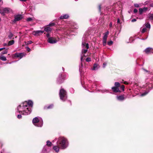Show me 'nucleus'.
<instances>
[{
    "mask_svg": "<svg viewBox=\"0 0 153 153\" xmlns=\"http://www.w3.org/2000/svg\"><path fill=\"white\" fill-rule=\"evenodd\" d=\"M33 104L31 100L25 101L17 107V111L23 115H28L31 112V108L33 107Z\"/></svg>",
    "mask_w": 153,
    "mask_h": 153,
    "instance_id": "obj_1",
    "label": "nucleus"
},
{
    "mask_svg": "<svg viewBox=\"0 0 153 153\" xmlns=\"http://www.w3.org/2000/svg\"><path fill=\"white\" fill-rule=\"evenodd\" d=\"M152 81L150 79H147L145 80L146 85L141 86V83L139 82H134V94L136 95L138 94V92L143 88H149V89H151L153 88V84H152Z\"/></svg>",
    "mask_w": 153,
    "mask_h": 153,
    "instance_id": "obj_2",
    "label": "nucleus"
},
{
    "mask_svg": "<svg viewBox=\"0 0 153 153\" xmlns=\"http://www.w3.org/2000/svg\"><path fill=\"white\" fill-rule=\"evenodd\" d=\"M57 145L60 147L62 149H65L68 146L69 143L67 139L63 137L58 138L56 142Z\"/></svg>",
    "mask_w": 153,
    "mask_h": 153,
    "instance_id": "obj_3",
    "label": "nucleus"
},
{
    "mask_svg": "<svg viewBox=\"0 0 153 153\" xmlns=\"http://www.w3.org/2000/svg\"><path fill=\"white\" fill-rule=\"evenodd\" d=\"M89 34L88 31L86 32L82 38V46L83 48L82 50V53H86L89 48L88 44V43H86V41L88 39V37Z\"/></svg>",
    "mask_w": 153,
    "mask_h": 153,
    "instance_id": "obj_4",
    "label": "nucleus"
},
{
    "mask_svg": "<svg viewBox=\"0 0 153 153\" xmlns=\"http://www.w3.org/2000/svg\"><path fill=\"white\" fill-rule=\"evenodd\" d=\"M32 122L34 125L38 127H41L43 124L42 119L39 117L33 118L32 120Z\"/></svg>",
    "mask_w": 153,
    "mask_h": 153,
    "instance_id": "obj_5",
    "label": "nucleus"
},
{
    "mask_svg": "<svg viewBox=\"0 0 153 153\" xmlns=\"http://www.w3.org/2000/svg\"><path fill=\"white\" fill-rule=\"evenodd\" d=\"M59 95L60 99L63 101H65L67 98V92L63 88L60 89Z\"/></svg>",
    "mask_w": 153,
    "mask_h": 153,
    "instance_id": "obj_6",
    "label": "nucleus"
},
{
    "mask_svg": "<svg viewBox=\"0 0 153 153\" xmlns=\"http://www.w3.org/2000/svg\"><path fill=\"white\" fill-rule=\"evenodd\" d=\"M46 36L48 38L47 41L50 43L55 44L58 41L54 37L50 36L49 33H47Z\"/></svg>",
    "mask_w": 153,
    "mask_h": 153,
    "instance_id": "obj_7",
    "label": "nucleus"
},
{
    "mask_svg": "<svg viewBox=\"0 0 153 153\" xmlns=\"http://www.w3.org/2000/svg\"><path fill=\"white\" fill-rule=\"evenodd\" d=\"M78 27L76 24H75L74 25L72 26L70 29H68L66 32L65 33V34L67 35H69L70 33L74 32L75 29H78Z\"/></svg>",
    "mask_w": 153,
    "mask_h": 153,
    "instance_id": "obj_8",
    "label": "nucleus"
},
{
    "mask_svg": "<svg viewBox=\"0 0 153 153\" xmlns=\"http://www.w3.org/2000/svg\"><path fill=\"white\" fill-rule=\"evenodd\" d=\"M65 76L62 73H60L57 79V82L58 84H60L62 83L64 80L65 78Z\"/></svg>",
    "mask_w": 153,
    "mask_h": 153,
    "instance_id": "obj_9",
    "label": "nucleus"
},
{
    "mask_svg": "<svg viewBox=\"0 0 153 153\" xmlns=\"http://www.w3.org/2000/svg\"><path fill=\"white\" fill-rule=\"evenodd\" d=\"M10 8H4L0 10V13L3 15L5 14L8 13L10 12Z\"/></svg>",
    "mask_w": 153,
    "mask_h": 153,
    "instance_id": "obj_10",
    "label": "nucleus"
},
{
    "mask_svg": "<svg viewBox=\"0 0 153 153\" xmlns=\"http://www.w3.org/2000/svg\"><path fill=\"white\" fill-rule=\"evenodd\" d=\"M23 17L22 15L18 14L14 16V19L13 22H16L17 21H19L22 19Z\"/></svg>",
    "mask_w": 153,
    "mask_h": 153,
    "instance_id": "obj_11",
    "label": "nucleus"
},
{
    "mask_svg": "<svg viewBox=\"0 0 153 153\" xmlns=\"http://www.w3.org/2000/svg\"><path fill=\"white\" fill-rule=\"evenodd\" d=\"M26 54L23 53H16L14 55V57L19 58L20 59H21L24 56H25Z\"/></svg>",
    "mask_w": 153,
    "mask_h": 153,
    "instance_id": "obj_12",
    "label": "nucleus"
},
{
    "mask_svg": "<svg viewBox=\"0 0 153 153\" xmlns=\"http://www.w3.org/2000/svg\"><path fill=\"white\" fill-rule=\"evenodd\" d=\"M148 9V8L147 7H144L143 8H140L139 10V14L141 15L143 13L146 12Z\"/></svg>",
    "mask_w": 153,
    "mask_h": 153,
    "instance_id": "obj_13",
    "label": "nucleus"
},
{
    "mask_svg": "<svg viewBox=\"0 0 153 153\" xmlns=\"http://www.w3.org/2000/svg\"><path fill=\"white\" fill-rule=\"evenodd\" d=\"M120 2H118L117 3H114L112 8L114 9V10H117L120 7Z\"/></svg>",
    "mask_w": 153,
    "mask_h": 153,
    "instance_id": "obj_14",
    "label": "nucleus"
},
{
    "mask_svg": "<svg viewBox=\"0 0 153 153\" xmlns=\"http://www.w3.org/2000/svg\"><path fill=\"white\" fill-rule=\"evenodd\" d=\"M144 51L147 54H149L151 53H153V49L150 47L147 48Z\"/></svg>",
    "mask_w": 153,
    "mask_h": 153,
    "instance_id": "obj_15",
    "label": "nucleus"
},
{
    "mask_svg": "<svg viewBox=\"0 0 153 153\" xmlns=\"http://www.w3.org/2000/svg\"><path fill=\"white\" fill-rule=\"evenodd\" d=\"M49 146L47 145H45L43 147L42 150V152L43 153H47L50 150V149Z\"/></svg>",
    "mask_w": 153,
    "mask_h": 153,
    "instance_id": "obj_16",
    "label": "nucleus"
},
{
    "mask_svg": "<svg viewBox=\"0 0 153 153\" xmlns=\"http://www.w3.org/2000/svg\"><path fill=\"white\" fill-rule=\"evenodd\" d=\"M44 32V31L36 30L34 31L33 32V34L34 36H38L40 34H42Z\"/></svg>",
    "mask_w": 153,
    "mask_h": 153,
    "instance_id": "obj_17",
    "label": "nucleus"
},
{
    "mask_svg": "<svg viewBox=\"0 0 153 153\" xmlns=\"http://www.w3.org/2000/svg\"><path fill=\"white\" fill-rule=\"evenodd\" d=\"M117 100L119 101H123L126 98V97H125L123 95L117 96Z\"/></svg>",
    "mask_w": 153,
    "mask_h": 153,
    "instance_id": "obj_18",
    "label": "nucleus"
},
{
    "mask_svg": "<svg viewBox=\"0 0 153 153\" xmlns=\"http://www.w3.org/2000/svg\"><path fill=\"white\" fill-rule=\"evenodd\" d=\"M69 17V15L67 14H64L61 16L59 19H66Z\"/></svg>",
    "mask_w": 153,
    "mask_h": 153,
    "instance_id": "obj_19",
    "label": "nucleus"
},
{
    "mask_svg": "<svg viewBox=\"0 0 153 153\" xmlns=\"http://www.w3.org/2000/svg\"><path fill=\"white\" fill-rule=\"evenodd\" d=\"M111 89L114 92L117 93L120 92L118 88L113 87L111 88Z\"/></svg>",
    "mask_w": 153,
    "mask_h": 153,
    "instance_id": "obj_20",
    "label": "nucleus"
},
{
    "mask_svg": "<svg viewBox=\"0 0 153 153\" xmlns=\"http://www.w3.org/2000/svg\"><path fill=\"white\" fill-rule=\"evenodd\" d=\"M107 38V37L103 36L102 39V45L103 46H105L106 45Z\"/></svg>",
    "mask_w": 153,
    "mask_h": 153,
    "instance_id": "obj_21",
    "label": "nucleus"
},
{
    "mask_svg": "<svg viewBox=\"0 0 153 153\" xmlns=\"http://www.w3.org/2000/svg\"><path fill=\"white\" fill-rule=\"evenodd\" d=\"M100 66L97 64H94L93 66L92 70H96L99 68Z\"/></svg>",
    "mask_w": 153,
    "mask_h": 153,
    "instance_id": "obj_22",
    "label": "nucleus"
},
{
    "mask_svg": "<svg viewBox=\"0 0 153 153\" xmlns=\"http://www.w3.org/2000/svg\"><path fill=\"white\" fill-rule=\"evenodd\" d=\"M59 148H60V147L57 145V146H54L53 147V149L56 152H59Z\"/></svg>",
    "mask_w": 153,
    "mask_h": 153,
    "instance_id": "obj_23",
    "label": "nucleus"
},
{
    "mask_svg": "<svg viewBox=\"0 0 153 153\" xmlns=\"http://www.w3.org/2000/svg\"><path fill=\"white\" fill-rule=\"evenodd\" d=\"M142 69L146 72L147 74L152 75L153 74L152 72L151 71H147L144 68H143Z\"/></svg>",
    "mask_w": 153,
    "mask_h": 153,
    "instance_id": "obj_24",
    "label": "nucleus"
},
{
    "mask_svg": "<svg viewBox=\"0 0 153 153\" xmlns=\"http://www.w3.org/2000/svg\"><path fill=\"white\" fill-rule=\"evenodd\" d=\"M146 89H148L149 90H147V91H145V92L143 93H142L141 95V96H144L146 95L149 91L151 90V89H149V88H146Z\"/></svg>",
    "mask_w": 153,
    "mask_h": 153,
    "instance_id": "obj_25",
    "label": "nucleus"
},
{
    "mask_svg": "<svg viewBox=\"0 0 153 153\" xmlns=\"http://www.w3.org/2000/svg\"><path fill=\"white\" fill-rule=\"evenodd\" d=\"M44 30L47 32H49L51 31L52 29L50 27H48L45 28Z\"/></svg>",
    "mask_w": 153,
    "mask_h": 153,
    "instance_id": "obj_26",
    "label": "nucleus"
},
{
    "mask_svg": "<svg viewBox=\"0 0 153 153\" xmlns=\"http://www.w3.org/2000/svg\"><path fill=\"white\" fill-rule=\"evenodd\" d=\"M13 36V34L11 32H9V34L8 36V37L9 39H14V38H12V37Z\"/></svg>",
    "mask_w": 153,
    "mask_h": 153,
    "instance_id": "obj_27",
    "label": "nucleus"
},
{
    "mask_svg": "<svg viewBox=\"0 0 153 153\" xmlns=\"http://www.w3.org/2000/svg\"><path fill=\"white\" fill-rule=\"evenodd\" d=\"M134 12V8L133 6L130 7V9L128 10V12L129 13H130Z\"/></svg>",
    "mask_w": 153,
    "mask_h": 153,
    "instance_id": "obj_28",
    "label": "nucleus"
},
{
    "mask_svg": "<svg viewBox=\"0 0 153 153\" xmlns=\"http://www.w3.org/2000/svg\"><path fill=\"white\" fill-rule=\"evenodd\" d=\"M14 43V41L13 40H12L11 41H10L8 42V45L10 46L13 45Z\"/></svg>",
    "mask_w": 153,
    "mask_h": 153,
    "instance_id": "obj_29",
    "label": "nucleus"
},
{
    "mask_svg": "<svg viewBox=\"0 0 153 153\" xmlns=\"http://www.w3.org/2000/svg\"><path fill=\"white\" fill-rule=\"evenodd\" d=\"M149 18L151 20L153 19V14H149L148 16Z\"/></svg>",
    "mask_w": 153,
    "mask_h": 153,
    "instance_id": "obj_30",
    "label": "nucleus"
},
{
    "mask_svg": "<svg viewBox=\"0 0 153 153\" xmlns=\"http://www.w3.org/2000/svg\"><path fill=\"white\" fill-rule=\"evenodd\" d=\"M0 59L3 61H5L7 59L4 56H1L0 57Z\"/></svg>",
    "mask_w": 153,
    "mask_h": 153,
    "instance_id": "obj_31",
    "label": "nucleus"
},
{
    "mask_svg": "<svg viewBox=\"0 0 153 153\" xmlns=\"http://www.w3.org/2000/svg\"><path fill=\"white\" fill-rule=\"evenodd\" d=\"M145 26L146 28H150L151 27V25L149 23L145 24Z\"/></svg>",
    "mask_w": 153,
    "mask_h": 153,
    "instance_id": "obj_32",
    "label": "nucleus"
},
{
    "mask_svg": "<svg viewBox=\"0 0 153 153\" xmlns=\"http://www.w3.org/2000/svg\"><path fill=\"white\" fill-rule=\"evenodd\" d=\"M46 145L49 146H51L52 144V143L51 142H50L49 140H48L46 142Z\"/></svg>",
    "mask_w": 153,
    "mask_h": 153,
    "instance_id": "obj_33",
    "label": "nucleus"
},
{
    "mask_svg": "<svg viewBox=\"0 0 153 153\" xmlns=\"http://www.w3.org/2000/svg\"><path fill=\"white\" fill-rule=\"evenodd\" d=\"M141 4H134V7H138L141 6Z\"/></svg>",
    "mask_w": 153,
    "mask_h": 153,
    "instance_id": "obj_34",
    "label": "nucleus"
},
{
    "mask_svg": "<svg viewBox=\"0 0 153 153\" xmlns=\"http://www.w3.org/2000/svg\"><path fill=\"white\" fill-rule=\"evenodd\" d=\"M134 40V38L133 37H131L129 39V42H128L127 43H131L132 42H133Z\"/></svg>",
    "mask_w": 153,
    "mask_h": 153,
    "instance_id": "obj_35",
    "label": "nucleus"
},
{
    "mask_svg": "<svg viewBox=\"0 0 153 153\" xmlns=\"http://www.w3.org/2000/svg\"><path fill=\"white\" fill-rule=\"evenodd\" d=\"M114 85L116 86L115 87L118 88V87H120V84L118 82H115Z\"/></svg>",
    "mask_w": 153,
    "mask_h": 153,
    "instance_id": "obj_36",
    "label": "nucleus"
},
{
    "mask_svg": "<svg viewBox=\"0 0 153 153\" xmlns=\"http://www.w3.org/2000/svg\"><path fill=\"white\" fill-rule=\"evenodd\" d=\"M109 34V32L108 31H107L104 34V35L103 37H108V36Z\"/></svg>",
    "mask_w": 153,
    "mask_h": 153,
    "instance_id": "obj_37",
    "label": "nucleus"
},
{
    "mask_svg": "<svg viewBox=\"0 0 153 153\" xmlns=\"http://www.w3.org/2000/svg\"><path fill=\"white\" fill-rule=\"evenodd\" d=\"M113 44V42L111 40L108 41L107 42L108 45L109 46H111Z\"/></svg>",
    "mask_w": 153,
    "mask_h": 153,
    "instance_id": "obj_38",
    "label": "nucleus"
},
{
    "mask_svg": "<svg viewBox=\"0 0 153 153\" xmlns=\"http://www.w3.org/2000/svg\"><path fill=\"white\" fill-rule=\"evenodd\" d=\"M26 20L27 22L31 21L33 20V19L32 18L29 17L27 18Z\"/></svg>",
    "mask_w": 153,
    "mask_h": 153,
    "instance_id": "obj_39",
    "label": "nucleus"
},
{
    "mask_svg": "<svg viewBox=\"0 0 153 153\" xmlns=\"http://www.w3.org/2000/svg\"><path fill=\"white\" fill-rule=\"evenodd\" d=\"M32 41H31L30 40L28 41L27 42H25V44L26 45H29L31 44L32 43Z\"/></svg>",
    "mask_w": 153,
    "mask_h": 153,
    "instance_id": "obj_40",
    "label": "nucleus"
},
{
    "mask_svg": "<svg viewBox=\"0 0 153 153\" xmlns=\"http://www.w3.org/2000/svg\"><path fill=\"white\" fill-rule=\"evenodd\" d=\"M146 27H145L143 28L142 29V30L141 31L142 33H144L146 31Z\"/></svg>",
    "mask_w": 153,
    "mask_h": 153,
    "instance_id": "obj_41",
    "label": "nucleus"
},
{
    "mask_svg": "<svg viewBox=\"0 0 153 153\" xmlns=\"http://www.w3.org/2000/svg\"><path fill=\"white\" fill-rule=\"evenodd\" d=\"M55 25V23L54 22L53 23H50L49 24V25L50 26L52 27L53 26H54Z\"/></svg>",
    "mask_w": 153,
    "mask_h": 153,
    "instance_id": "obj_42",
    "label": "nucleus"
},
{
    "mask_svg": "<svg viewBox=\"0 0 153 153\" xmlns=\"http://www.w3.org/2000/svg\"><path fill=\"white\" fill-rule=\"evenodd\" d=\"M7 49H6L5 50H4V51H3V52H2V54H5L7 53Z\"/></svg>",
    "mask_w": 153,
    "mask_h": 153,
    "instance_id": "obj_43",
    "label": "nucleus"
},
{
    "mask_svg": "<svg viewBox=\"0 0 153 153\" xmlns=\"http://www.w3.org/2000/svg\"><path fill=\"white\" fill-rule=\"evenodd\" d=\"M53 107V104H51L50 105H49L47 107L48 109H50L51 108H52Z\"/></svg>",
    "mask_w": 153,
    "mask_h": 153,
    "instance_id": "obj_44",
    "label": "nucleus"
},
{
    "mask_svg": "<svg viewBox=\"0 0 153 153\" xmlns=\"http://www.w3.org/2000/svg\"><path fill=\"white\" fill-rule=\"evenodd\" d=\"M86 60L87 62H90L91 61V58L89 57H88L86 59Z\"/></svg>",
    "mask_w": 153,
    "mask_h": 153,
    "instance_id": "obj_45",
    "label": "nucleus"
},
{
    "mask_svg": "<svg viewBox=\"0 0 153 153\" xmlns=\"http://www.w3.org/2000/svg\"><path fill=\"white\" fill-rule=\"evenodd\" d=\"M20 114H18L17 116V117L18 118V119H20L21 118H22V116L21 115V114H20Z\"/></svg>",
    "mask_w": 153,
    "mask_h": 153,
    "instance_id": "obj_46",
    "label": "nucleus"
},
{
    "mask_svg": "<svg viewBox=\"0 0 153 153\" xmlns=\"http://www.w3.org/2000/svg\"><path fill=\"white\" fill-rule=\"evenodd\" d=\"M70 91L71 93L73 94L74 93V90L73 88H71L70 89Z\"/></svg>",
    "mask_w": 153,
    "mask_h": 153,
    "instance_id": "obj_47",
    "label": "nucleus"
},
{
    "mask_svg": "<svg viewBox=\"0 0 153 153\" xmlns=\"http://www.w3.org/2000/svg\"><path fill=\"white\" fill-rule=\"evenodd\" d=\"M26 50H27L28 51H30L31 50V49H30L28 47H27L26 48Z\"/></svg>",
    "mask_w": 153,
    "mask_h": 153,
    "instance_id": "obj_48",
    "label": "nucleus"
},
{
    "mask_svg": "<svg viewBox=\"0 0 153 153\" xmlns=\"http://www.w3.org/2000/svg\"><path fill=\"white\" fill-rule=\"evenodd\" d=\"M121 89H122V90L123 91H124V88H125V86L124 85H122L121 86Z\"/></svg>",
    "mask_w": 153,
    "mask_h": 153,
    "instance_id": "obj_49",
    "label": "nucleus"
},
{
    "mask_svg": "<svg viewBox=\"0 0 153 153\" xmlns=\"http://www.w3.org/2000/svg\"><path fill=\"white\" fill-rule=\"evenodd\" d=\"M106 65V63H104L103 64L102 67L103 68H105Z\"/></svg>",
    "mask_w": 153,
    "mask_h": 153,
    "instance_id": "obj_50",
    "label": "nucleus"
},
{
    "mask_svg": "<svg viewBox=\"0 0 153 153\" xmlns=\"http://www.w3.org/2000/svg\"><path fill=\"white\" fill-rule=\"evenodd\" d=\"M117 24H121V23L120 22V19L119 18H118L117 19Z\"/></svg>",
    "mask_w": 153,
    "mask_h": 153,
    "instance_id": "obj_51",
    "label": "nucleus"
},
{
    "mask_svg": "<svg viewBox=\"0 0 153 153\" xmlns=\"http://www.w3.org/2000/svg\"><path fill=\"white\" fill-rule=\"evenodd\" d=\"M109 27H112V24L111 22L109 24Z\"/></svg>",
    "mask_w": 153,
    "mask_h": 153,
    "instance_id": "obj_52",
    "label": "nucleus"
},
{
    "mask_svg": "<svg viewBox=\"0 0 153 153\" xmlns=\"http://www.w3.org/2000/svg\"><path fill=\"white\" fill-rule=\"evenodd\" d=\"M99 10L100 12V11L101 10V5H100L99 6Z\"/></svg>",
    "mask_w": 153,
    "mask_h": 153,
    "instance_id": "obj_53",
    "label": "nucleus"
},
{
    "mask_svg": "<svg viewBox=\"0 0 153 153\" xmlns=\"http://www.w3.org/2000/svg\"><path fill=\"white\" fill-rule=\"evenodd\" d=\"M5 48L4 47H3V48H0V51H1V50H2L4 49H5Z\"/></svg>",
    "mask_w": 153,
    "mask_h": 153,
    "instance_id": "obj_54",
    "label": "nucleus"
},
{
    "mask_svg": "<svg viewBox=\"0 0 153 153\" xmlns=\"http://www.w3.org/2000/svg\"><path fill=\"white\" fill-rule=\"evenodd\" d=\"M150 6L151 7H153V2L150 4Z\"/></svg>",
    "mask_w": 153,
    "mask_h": 153,
    "instance_id": "obj_55",
    "label": "nucleus"
},
{
    "mask_svg": "<svg viewBox=\"0 0 153 153\" xmlns=\"http://www.w3.org/2000/svg\"><path fill=\"white\" fill-rule=\"evenodd\" d=\"M137 10L134 8V13H137Z\"/></svg>",
    "mask_w": 153,
    "mask_h": 153,
    "instance_id": "obj_56",
    "label": "nucleus"
},
{
    "mask_svg": "<svg viewBox=\"0 0 153 153\" xmlns=\"http://www.w3.org/2000/svg\"><path fill=\"white\" fill-rule=\"evenodd\" d=\"M124 83L125 84H128V83L127 82H125V81L124 82Z\"/></svg>",
    "mask_w": 153,
    "mask_h": 153,
    "instance_id": "obj_57",
    "label": "nucleus"
},
{
    "mask_svg": "<svg viewBox=\"0 0 153 153\" xmlns=\"http://www.w3.org/2000/svg\"><path fill=\"white\" fill-rule=\"evenodd\" d=\"M8 45V44H6V43H4V46H6V45Z\"/></svg>",
    "mask_w": 153,
    "mask_h": 153,
    "instance_id": "obj_58",
    "label": "nucleus"
},
{
    "mask_svg": "<svg viewBox=\"0 0 153 153\" xmlns=\"http://www.w3.org/2000/svg\"><path fill=\"white\" fill-rule=\"evenodd\" d=\"M131 22H134V19H132L131 20Z\"/></svg>",
    "mask_w": 153,
    "mask_h": 153,
    "instance_id": "obj_59",
    "label": "nucleus"
},
{
    "mask_svg": "<svg viewBox=\"0 0 153 153\" xmlns=\"http://www.w3.org/2000/svg\"><path fill=\"white\" fill-rule=\"evenodd\" d=\"M148 1H146V2H145V4H146L148 3Z\"/></svg>",
    "mask_w": 153,
    "mask_h": 153,
    "instance_id": "obj_60",
    "label": "nucleus"
},
{
    "mask_svg": "<svg viewBox=\"0 0 153 153\" xmlns=\"http://www.w3.org/2000/svg\"><path fill=\"white\" fill-rule=\"evenodd\" d=\"M62 68V70H63V71H64L65 69L63 67Z\"/></svg>",
    "mask_w": 153,
    "mask_h": 153,
    "instance_id": "obj_61",
    "label": "nucleus"
},
{
    "mask_svg": "<svg viewBox=\"0 0 153 153\" xmlns=\"http://www.w3.org/2000/svg\"><path fill=\"white\" fill-rule=\"evenodd\" d=\"M147 38H146L144 39H141L142 40H145V39H146Z\"/></svg>",
    "mask_w": 153,
    "mask_h": 153,
    "instance_id": "obj_62",
    "label": "nucleus"
},
{
    "mask_svg": "<svg viewBox=\"0 0 153 153\" xmlns=\"http://www.w3.org/2000/svg\"><path fill=\"white\" fill-rule=\"evenodd\" d=\"M82 56L81 58V61L82 60Z\"/></svg>",
    "mask_w": 153,
    "mask_h": 153,
    "instance_id": "obj_63",
    "label": "nucleus"
},
{
    "mask_svg": "<svg viewBox=\"0 0 153 153\" xmlns=\"http://www.w3.org/2000/svg\"><path fill=\"white\" fill-rule=\"evenodd\" d=\"M134 22H135L136 21V19H134Z\"/></svg>",
    "mask_w": 153,
    "mask_h": 153,
    "instance_id": "obj_64",
    "label": "nucleus"
}]
</instances>
